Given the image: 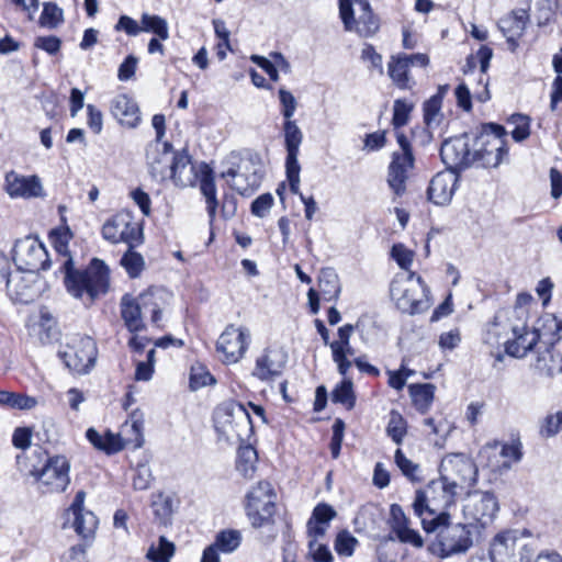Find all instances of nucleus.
Segmentation results:
<instances>
[{"instance_id":"f257e3e1","label":"nucleus","mask_w":562,"mask_h":562,"mask_svg":"<svg viewBox=\"0 0 562 562\" xmlns=\"http://www.w3.org/2000/svg\"><path fill=\"white\" fill-rule=\"evenodd\" d=\"M68 233L58 236L55 241L57 252L67 256L61 266L65 272L64 283L67 292L75 299L81 300L86 305H90L101 294H104L109 288V270L103 261L94 258L87 269L78 270L74 267V261L68 256Z\"/></svg>"},{"instance_id":"f03ea898","label":"nucleus","mask_w":562,"mask_h":562,"mask_svg":"<svg viewBox=\"0 0 562 562\" xmlns=\"http://www.w3.org/2000/svg\"><path fill=\"white\" fill-rule=\"evenodd\" d=\"M463 488L460 483L446 481L440 475L438 480L431 481L425 490L416 491L413 509L427 532L436 531L440 525L450 520V514L447 510L456 504Z\"/></svg>"},{"instance_id":"7ed1b4c3","label":"nucleus","mask_w":562,"mask_h":562,"mask_svg":"<svg viewBox=\"0 0 562 562\" xmlns=\"http://www.w3.org/2000/svg\"><path fill=\"white\" fill-rule=\"evenodd\" d=\"M223 166L222 178L227 179L231 188L239 194L249 195L260 186L262 161L259 154L249 149L232 151Z\"/></svg>"},{"instance_id":"20e7f679","label":"nucleus","mask_w":562,"mask_h":562,"mask_svg":"<svg viewBox=\"0 0 562 562\" xmlns=\"http://www.w3.org/2000/svg\"><path fill=\"white\" fill-rule=\"evenodd\" d=\"M390 295L396 307L409 315L424 313L431 305L429 288L420 276L412 271L393 278Z\"/></svg>"},{"instance_id":"39448f33","label":"nucleus","mask_w":562,"mask_h":562,"mask_svg":"<svg viewBox=\"0 0 562 562\" xmlns=\"http://www.w3.org/2000/svg\"><path fill=\"white\" fill-rule=\"evenodd\" d=\"M165 305V293L159 290H149L138 297L125 294L120 304L121 317L131 333L145 329L143 314L149 313L151 322L156 325L161 321V311Z\"/></svg>"},{"instance_id":"423d86ee","label":"nucleus","mask_w":562,"mask_h":562,"mask_svg":"<svg viewBox=\"0 0 562 562\" xmlns=\"http://www.w3.org/2000/svg\"><path fill=\"white\" fill-rule=\"evenodd\" d=\"M7 258L0 254V272L5 280L7 292L14 303L30 304L38 299L46 290V282L35 272L14 271L5 272Z\"/></svg>"},{"instance_id":"0eeeda50","label":"nucleus","mask_w":562,"mask_h":562,"mask_svg":"<svg viewBox=\"0 0 562 562\" xmlns=\"http://www.w3.org/2000/svg\"><path fill=\"white\" fill-rule=\"evenodd\" d=\"M505 136L506 131L502 125L494 123L484 125L476 139L477 148L473 151L474 162L477 161L484 167H497L508 153Z\"/></svg>"},{"instance_id":"6e6552de","label":"nucleus","mask_w":562,"mask_h":562,"mask_svg":"<svg viewBox=\"0 0 562 562\" xmlns=\"http://www.w3.org/2000/svg\"><path fill=\"white\" fill-rule=\"evenodd\" d=\"M498 509V501L491 492H470L462 502V514L470 527H488L493 524Z\"/></svg>"},{"instance_id":"1a4fd4ad","label":"nucleus","mask_w":562,"mask_h":562,"mask_svg":"<svg viewBox=\"0 0 562 562\" xmlns=\"http://www.w3.org/2000/svg\"><path fill=\"white\" fill-rule=\"evenodd\" d=\"M102 237L111 244L125 243L128 247L143 243V228L128 211H120L108 218L101 228Z\"/></svg>"},{"instance_id":"9d476101","label":"nucleus","mask_w":562,"mask_h":562,"mask_svg":"<svg viewBox=\"0 0 562 562\" xmlns=\"http://www.w3.org/2000/svg\"><path fill=\"white\" fill-rule=\"evenodd\" d=\"M59 356L70 371L86 374L95 364L98 349L91 337L76 335L59 351Z\"/></svg>"},{"instance_id":"9b49d317","label":"nucleus","mask_w":562,"mask_h":562,"mask_svg":"<svg viewBox=\"0 0 562 562\" xmlns=\"http://www.w3.org/2000/svg\"><path fill=\"white\" fill-rule=\"evenodd\" d=\"M339 13L347 31L356 30L368 37L379 29L368 0H339Z\"/></svg>"},{"instance_id":"f8f14e48","label":"nucleus","mask_w":562,"mask_h":562,"mask_svg":"<svg viewBox=\"0 0 562 562\" xmlns=\"http://www.w3.org/2000/svg\"><path fill=\"white\" fill-rule=\"evenodd\" d=\"M274 494L271 484L260 481L246 495V510L252 527L260 528L272 522Z\"/></svg>"},{"instance_id":"ddd939ff","label":"nucleus","mask_w":562,"mask_h":562,"mask_svg":"<svg viewBox=\"0 0 562 562\" xmlns=\"http://www.w3.org/2000/svg\"><path fill=\"white\" fill-rule=\"evenodd\" d=\"M435 543V553L439 558H449L454 554L465 553L473 546L471 527L468 524L450 525V520L440 525Z\"/></svg>"},{"instance_id":"4468645a","label":"nucleus","mask_w":562,"mask_h":562,"mask_svg":"<svg viewBox=\"0 0 562 562\" xmlns=\"http://www.w3.org/2000/svg\"><path fill=\"white\" fill-rule=\"evenodd\" d=\"M70 462L67 457L55 454L48 457L41 470L33 471L43 493L65 492L70 483Z\"/></svg>"},{"instance_id":"2eb2a0df","label":"nucleus","mask_w":562,"mask_h":562,"mask_svg":"<svg viewBox=\"0 0 562 562\" xmlns=\"http://www.w3.org/2000/svg\"><path fill=\"white\" fill-rule=\"evenodd\" d=\"M532 555V549L516 531L498 533L490 548L492 562H530Z\"/></svg>"},{"instance_id":"dca6fc26","label":"nucleus","mask_w":562,"mask_h":562,"mask_svg":"<svg viewBox=\"0 0 562 562\" xmlns=\"http://www.w3.org/2000/svg\"><path fill=\"white\" fill-rule=\"evenodd\" d=\"M215 422L224 432H232L239 439L248 436L254 427L249 409L236 401H227L215 411Z\"/></svg>"},{"instance_id":"f3484780","label":"nucleus","mask_w":562,"mask_h":562,"mask_svg":"<svg viewBox=\"0 0 562 562\" xmlns=\"http://www.w3.org/2000/svg\"><path fill=\"white\" fill-rule=\"evenodd\" d=\"M13 260L18 271L38 273L40 270H46L50 266L45 246L31 236L15 243Z\"/></svg>"},{"instance_id":"a211bd4d","label":"nucleus","mask_w":562,"mask_h":562,"mask_svg":"<svg viewBox=\"0 0 562 562\" xmlns=\"http://www.w3.org/2000/svg\"><path fill=\"white\" fill-rule=\"evenodd\" d=\"M477 467L465 453L446 454L440 462L439 473L443 479L460 483L461 486H472L477 482Z\"/></svg>"},{"instance_id":"6ab92c4d","label":"nucleus","mask_w":562,"mask_h":562,"mask_svg":"<svg viewBox=\"0 0 562 562\" xmlns=\"http://www.w3.org/2000/svg\"><path fill=\"white\" fill-rule=\"evenodd\" d=\"M429 65L426 54H397L387 63V75L392 82L401 90H412L416 82L411 75L412 67L425 68Z\"/></svg>"},{"instance_id":"aec40b11","label":"nucleus","mask_w":562,"mask_h":562,"mask_svg":"<svg viewBox=\"0 0 562 562\" xmlns=\"http://www.w3.org/2000/svg\"><path fill=\"white\" fill-rule=\"evenodd\" d=\"M283 131L286 148V179L289 181L291 192L299 193L301 166L299 164L297 156L300 153V145L303 139V134L295 121L292 120H285Z\"/></svg>"},{"instance_id":"412c9836","label":"nucleus","mask_w":562,"mask_h":562,"mask_svg":"<svg viewBox=\"0 0 562 562\" xmlns=\"http://www.w3.org/2000/svg\"><path fill=\"white\" fill-rule=\"evenodd\" d=\"M249 342L247 328L228 325L217 339L216 350L222 355L223 362L237 363L246 353Z\"/></svg>"},{"instance_id":"4be33fe9","label":"nucleus","mask_w":562,"mask_h":562,"mask_svg":"<svg viewBox=\"0 0 562 562\" xmlns=\"http://www.w3.org/2000/svg\"><path fill=\"white\" fill-rule=\"evenodd\" d=\"M3 190L11 199H44L46 192L37 175L24 176L14 170L4 175Z\"/></svg>"},{"instance_id":"5701e85b","label":"nucleus","mask_w":562,"mask_h":562,"mask_svg":"<svg viewBox=\"0 0 562 562\" xmlns=\"http://www.w3.org/2000/svg\"><path fill=\"white\" fill-rule=\"evenodd\" d=\"M288 363V353L281 347H268L256 358L251 375L262 382L280 378Z\"/></svg>"},{"instance_id":"b1692460","label":"nucleus","mask_w":562,"mask_h":562,"mask_svg":"<svg viewBox=\"0 0 562 562\" xmlns=\"http://www.w3.org/2000/svg\"><path fill=\"white\" fill-rule=\"evenodd\" d=\"M482 458L487 459V467L493 472H504L512 468L513 463L520 461L521 450L518 443H488L480 452Z\"/></svg>"},{"instance_id":"393cba45","label":"nucleus","mask_w":562,"mask_h":562,"mask_svg":"<svg viewBox=\"0 0 562 562\" xmlns=\"http://www.w3.org/2000/svg\"><path fill=\"white\" fill-rule=\"evenodd\" d=\"M440 156L448 170L464 169L474 162L473 153L465 137L445 140L440 148Z\"/></svg>"},{"instance_id":"a878e982","label":"nucleus","mask_w":562,"mask_h":562,"mask_svg":"<svg viewBox=\"0 0 562 562\" xmlns=\"http://www.w3.org/2000/svg\"><path fill=\"white\" fill-rule=\"evenodd\" d=\"M85 498L83 491L77 492L67 513L74 516L72 527L78 536L83 539H92L98 528V518L91 510L85 508Z\"/></svg>"},{"instance_id":"bb28decb","label":"nucleus","mask_w":562,"mask_h":562,"mask_svg":"<svg viewBox=\"0 0 562 562\" xmlns=\"http://www.w3.org/2000/svg\"><path fill=\"white\" fill-rule=\"evenodd\" d=\"M513 339L505 340V350L509 356L522 358L538 342L540 335L535 328H529L525 323L510 325Z\"/></svg>"},{"instance_id":"cd10ccee","label":"nucleus","mask_w":562,"mask_h":562,"mask_svg":"<svg viewBox=\"0 0 562 562\" xmlns=\"http://www.w3.org/2000/svg\"><path fill=\"white\" fill-rule=\"evenodd\" d=\"M458 176L452 170L440 171L432 177L427 189L428 200L436 205L450 203L456 189Z\"/></svg>"},{"instance_id":"c85d7f7f","label":"nucleus","mask_w":562,"mask_h":562,"mask_svg":"<svg viewBox=\"0 0 562 562\" xmlns=\"http://www.w3.org/2000/svg\"><path fill=\"white\" fill-rule=\"evenodd\" d=\"M111 114L120 125L136 128L140 121V110L137 102L127 94H117L110 104Z\"/></svg>"},{"instance_id":"c756f323","label":"nucleus","mask_w":562,"mask_h":562,"mask_svg":"<svg viewBox=\"0 0 562 562\" xmlns=\"http://www.w3.org/2000/svg\"><path fill=\"white\" fill-rule=\"evenodd\" d=\"M414 166V157L412 153L393 154L392 161L389 166L387 183L396 195H402L406 190V180L409 169Z\"/></svg>"},{"instance_id":"7c9ffc66","label":"nucleus","mask_w":562,"mask_h":562,"mask_svg":"<svg viewBox=\"0 0 562 562\" xmlns=\"http://www.w3.org/2000/svg\"><path fill=\"white\" fill-rule=\"evenodd\" d=\"M528 20L529 14L525 9L515 10L499 20L498 27L513 50L517 47V40L524 34Z\"/></svg>"},{"instance_id":"2f4dec72","label":"nucleus","mask_w":562,"mask_h":562,"mask_svg":"<svg viewBox=\"0 0 562 562\" xmlns=\"http://www.w3.org/2000/svg\"><path fill=\"white\" fill-rule=\"evenodd\" d=\"M149 173L156 181H165L170 179V162L172 160L171 146L164 144V149L159 150L158 146L150 148L147 153Z\"/></svg>"},{"instance_id":"473e14b6","label":"nucleus","mask_w":562,"mask_h":562,"mask_svg":"<svg viewBox=\"0 0 562 562\" xmlns=\"http://www.w3.org/2000/svg\"><path fill=\"white\" fill-rule=\"evenodd\" d=\"M533 368L539 375L554 378L562 373V353L554 347H547L543 350H539Z\"/></svg>"},{"instance_id":"72a5a7b5","label":"nucleus","mask_w":562,"mask_h":562,"mask_svg":"<svg viewBox=\"0 0 562 562\" xmlns=\"http://www.w3.org/2000/svg\"><path fill=\"white\" fill-rule=\"evenodd\" d=\"M336 516L334 508L327 504H318L307 521V533L312 538L325 535L329 521Z\"/></svg>"},{"instance_id":"f704fd0d","label":"nucleus","mask_w":562,"mask_h":562,"mask_svg":"<svg viewBox=\"0 0 562 562\" xmlns=\"http://www.w3.org/2000/svg\"><path fill=\"white\" fill-rule=\"evenodd\" d=\"M86 437L93 445V447L105 451L109 454L119 452L124 448L120 435L110 430L101 435L95 429L89 428L86 432Z\"/></svg>"},{"instance_id":"c9c22d12","label":"nucleus","mask_w":562,"mask_h":562,"mask_svg":"<svg viewBox=\"0 0 562 562\" xmlns=\"http://www.w3.org/2000/svg\"><path fill=\"white\" fill-rule=\"evenodd\" d=\"M193 167L191 166L190 157L186 153H172V160L170 162V179L179 186H188L191 183V175Z\"/></svg>"},{"instance_id":"e433bc0d","label":"nucleus","mask_w":562,"mask_h":562,"mask_svg":"<svg viewBox=\"0 0 562 562\" xmlns=\"http://www.w3.org/2000/svg\"><path fill=\"white\" fill-rule=\"evenodd\" d=\"M200 190L205 199L206 211L210 217V222L212 223L216 215L218 202L216 199V186L212 176V170L207 167H205V170L202 172Z\"/></svg>"},{"instance_id":"4c0bfd02","label":"nucleus","mask_w":562,"mask_h":562,"mask_svg":"<svg viewBox=\"0 0 562 562\" xmlns=\"http://www.w3.org/2000/svg\"><path fill=\"white\" fill-rule=\"evenodd\" d=\"M318 286L325 301H333L338 299L341 286L338 274L333 268H324L321 270Z\"/></svg>"},{"instance_id":"58836bf2","label":"nucleus","mask_w":562,"mask_h":562,"mask_svg":"<svg viewBox=\"0 0 562 562\" xmlns=\"http://www.w3.org/2000/svg\"><path fill=\"white\" fill-rule=\"evenodd\" d=\"M506 313L498 312L495 314L493 321L487 324L483 340L484 342L494 346L498 345L503 338H506L510 330V325L506 323Z\"/></svg>"},{"instance_id":"ea45409f","label":"nucleus","mask_w":562,"mask_h":562,"mask_svg":"<svg viewBox=\"0 0 562 562\" xmlns=\"http://www.w3.org/2000/svg\"><path fill=\"white\" fill-rule=\"evenodd\" d=\"M492 56H493V52H492V49L490 47L481 46V48L477 50L475 57L471 56V57L468 58V66L469 67H471L473 65L475 59H477V61L480 63V68H481L482 77L479 79V82L484 85V90L476 94V99L480 102H486L487 100L491 99V94H490V91L487 89V80L484 78V76L486 75V71L488 69Z\"/></svg>"},{"instance_id":"a19ab883","label":"nucleus","mask_w":562,"mask_h":562,"mask_svg":"<svg viewBox=\"0 0 562 562\" xmlns=\"http://www.w3.org/2000/svg\"><path fill=\"white\" fill-rule=\"evenodd\" d=\"M409 394L414 406L419 412L426 413L434 401L435 385L430 383L412 384L409 385Z\"/></svg>"},{"instance_id":"79ce46f5","label":"nucleus","mask_w":562,"mask_h":562,"mask_svg":"<svg viewBox=\"0 0 562 562\" xmlns=\"http://www.w3.org/2000/svg\"><path fill=\"white\" fill-rule=\"evenodd\" d=\"M140 29L142 32L155 34L161 41L169 38L168 22L159 15L143 13L140 18Z\"/></svg>"},{"instance_id":"37998d69","label":"nucleus","mask_w":562,"mask_h":562,"mask_svg":"<svg viewBox=\"0 0 562 562\" xmlns=\"http://www.w3.org/2000/svg\"><path fill=\"white\" fill-rule=\"evenodd\" d=\"M330 396L334 403L341 404L347 409H352L356 405V394L351 379L344 378V380L333 390Z\"/></svg>"},{"instance_id":"c03bdc74","label":"nucleus","mask_w":562,"mask_h":562,"mask_svg":"<svg viewBox=\"0 0 562 562\" xmlns=\"http://www.w3.org/2000/svg\"><path fill=\"white\" fill-rule=\"evenodd\" d=\"M257 451L251 446L240 447L237 452L236 469L245 477H251L255 472Z\"/></svg>"},{"instance_id":"a18cd8bd","label":"nucleus","mask_w":562,"mask_h":562,"mask_svg":"<svg viewBox=\"0 0 562 562\" xmlns=\"http://www.w3.org/2000/svg\"><path fill=\"white\" fill-rule=\"evenodd\" d=\"M386 434L396 445H401L407 434V423L402 414L395 409L390 413Z\"/></svg>"},{"instance_id":"49530a36","label":"nucleus","mask_w":562,"mask_h":562,"mask_svg":"<svg viewBox=\"0 0 562 562\" xmlns=\"http://www.w3.org/2000/svg\"><path fill=\"white\" fill-rule=\"evenodd\" d=\"M175 554V544L161 536L157 544H151L146 554L151 562H170Z\"/></svg>"},{"instance_id":"de8ad7c7","label":"nucleus","mask_w":562,"mask_h":562,"mask_svg":"<svg viewBox=\"0 0 562 562\" xmlns=\"http://www.w3.org/2000/svg\"><path fill=\"white\" fill-rule=\"evenodd\" d=\"M216 381L210 371L201 363L191 366L189 386L191 391L200 390L204 386L212 385Z\"/></svg>"},{"instance_id":"09e8293b","label":"nucleus","mask_w":562,"mask_h":562,"mask_svg":"<svg viewBox=\"0 0 562 562\" xmlns=\"http://www.w3.org/2000/svg\"><path fill=\"white\" fill-rule=\"evenodd\" d=\"M394 460L403 475L406 476L409 481L420 482L423 480L419 464L406 458L401 449L395 451Z\"/></svg>"},{"instance_id":"8fccbe9b","label":"nucleus","mask_w":562,"mask_h":562,"mask_svg":"<svg viewBox=\"0 0 562 562\" xmlns=\"http://www.w3.org/2000/svg\"><path fill=\"white\" fill-rule=\"evenodd\" d=\"M376 555L378 562H400L407 557V549L391 539L390 542H385L379 547Z\"/></svg>"},{"instance_id":"3c124183","label":"nucleus","mask_w":562,"mask_h":562,"mask_svg":"<svg viewBox=\"0 0 562 562\" xmlns=\"http://www.w3.org/2000/svg\"><path fill=\"white\" fill-rule=\"evenodd\" d=\"M241 542V533L238 530L228 529L217 533L214 543L221 552L231 553L235 551Z\"/></svg>"},{"instance_id":"603ef678","label":"nucleus","mask_w":562,"mask_h":562,"mask_svg":"<svg viewBox=\"0 0 562 562\" xmlns=\"http://www.w3.org/2000/svg\"><path fill=\"white\" fill-rule=\"evenodd\" d=\"M64 21L63 10L53 2H45L40 16V24L43 27L55 29Z\"/></svg>"},{"instance_id":"864d4df0","label":"nucleus","mask_w":562,"mask_h":562,"mask_svg":"<svg viewBox=\"0 0 562 562\" xmlns=\"http://www.w3.org/2000/svg\"><path fill=\"white\" fill-rule=\"evenodd\" d=\"M415 104L408 102L406 99H396L393 103V117L392 124L394 128L405 126L408 121Z\"/></svg>"},{"instance_id":"5fc2aeb1","label":"nucleus","mask_w":562,"mask_h":562,"mask_svg":"<svg viewBox=\"0 0 562 562\" xmlns=\"http://www.w3.org/2000/svg\"><path fill=\"white\" fill-rule=\"evenodd\" d=\"M121 265L131 278H137L145 267L144 258L140 254L130 249L121 258Z\"/></svg>"},{"instance_id":"6e6d98bb","label":"nucleus","mask_w":562,"mask_h":562,"mask_svg":"<svg viewBox=\"0 0 562 562\" xmlns=\"http://www.w3.org/2000/svg\"><path fill=\"white\" fill-rule=\"evenodd\" d=\"M508 122L514 125L512 137L516 142H522L530 135V119L527 115L516 113L513 114Z\"/></svg>"},{"instance_id":"4d7b16f0","label":"nucleus","mask_w":562,"mask_h":562,"mask_svg":"<svg viewBox=\"0 0 562 562\" xmlns=\"http://www.w3.org/2000/svg\"><path fill=\"white\" fill-rule=\"evenodd\" d=\"M151 508L159 522L166 525L172 515V499L168 496L159 495L153 501Z\"/></svg>"},{"instance_id":"13d9d810","label":"nucleus","mask_w":562,"mask_h":562,"mask_svg":"<svg viewBox=\"0 0 562 562\" xmlns=\"http://www.w3.org/2000/svg\"><path fill=\"white\" fill-rule=\"evenodd\" d=\"M441 105V93H436L424 103V121L428 126L439 122Z\"/></svg>"},{"instance_id":"bf43d9fd","label":"nucleus","mask_w":562,"mask_h":562,"mask_svg":"<svg viewBox=\"0 0 562 562\" xmlns=\"http://www.w3.org/2000/svg\"><path fill=\"white\" fill-rule=\"evenodd\" d=\"M391 257L396 261L400 268L408 271L414 260V251L408 249L404 244L398 243L393 245Z\"/></svg>"},{"instance_id":"052dcab7","label":"nucleus","mask_w":562,"mask_h":562,"mask_svg":"<svg viewBox=\"0 0 562 562\" xmlns=\"http://www.w3.org/2000/svg\"><path fill=\"white\" fill-rule=\"evenodd\" d=\"M393 532L402 543H408L415 548H422L424 546V539L420 533L417 530L409 528L408 525L398 526V529Z\"/></svg>"},{"instance_id":"680f3d73","label":"nucleus","mask_w":562,"mask_h":562,"mask_svg":"<svg viewBox=\"0 0 562 562\" xmlns=\"http://www.w3.org/2000/svg\"><path fill=\"white\" fill-rule=\"evenodd\" d=\"M357 539L348 531H341L337 535L335 540V550L338 554L350 557L355 551Z\"/></svg>"},{"instance_id":"e2e57ef3","label":"nucleus","mask_w":562,"mask_h":562,"mask_svg":"<svg viewBox=\"0 0 562 562\" xmlns=\"http://www.w3.org/2000/svg\"><path fill=\"white\" fill-rule=\"evenodd\" d=\"M153 475L150 468L146 464H140L136 468L133 476V486L135 490H147L151 483Z\"/></svg>"},{"instance_id":"0e129e2a","label":"nucleus","mask_w":562,"mask_h":562,"mask_svg":"<svg viewBox=\"0 0 562 562\" xmlns=\"http://www.w3.org/2000/svg\"><path fill=\"white\" fill-rule=\"evenodd\" d=\"M279 100L282 106V114L285 120H291L296 110V100L294 95L284 88L279 90Z\"/></svg>"},{"instance_id":"69168bd1","label":"nucleus","mask_w":562,"mask_h":562,"mask_svg":"<svg viewBox=\"0 0 562 562\" xmlns=\"http://www.w3.org/2000/svg\"><path fill=\"white\" fill-rule=\"evenodd\" d=\"M317 538H313L310 543V553L314 562H333L334 558L327 546L317 543Z\"/></svg>"},{"instance_id":"338daca9","label":"nucleus","mask_w":562,"mask_h":562,"mask_svg":"<svg viewBox=\"0 0 562 562\" xmlns=\"http://www.w3.org/2000/svg\"><path fill=\"white\" fill-rule=\"evenodd\" d=\"M272 205L273 196L270 193H263L251 203V213L258 217H265Z\"/></svg>"},{"instance_id":"774afa93","label":"nucleus","mask_w":562,"mask_h":562,"mask_svg":"<svg viewBox=\"0 0 562 562\" xmlns=\"http://www.w3.org/2000/svg\"><path fill=\"white\" fill-rule=\"evenodd\" d=\"M461 341V334L458 328L445 331L439 336L438 345L441 350H453Z\"/></svg>"}]
</instances>
